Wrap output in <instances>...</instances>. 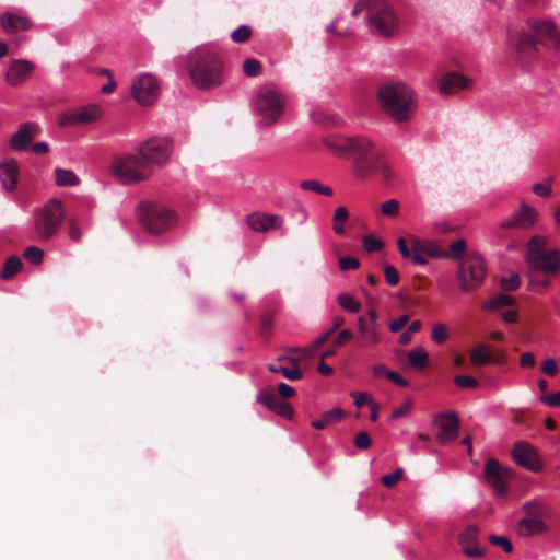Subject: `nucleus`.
Segmentation results:
<instances>
[{"label": "nucleus", "instance_id": "obj_24", "mask_svg": "<svg viewBox=\"0 0 560 560\" xmlns=\"http://www.w3.org/2000/svg\"><path fill=\"white\" fill-rule=\"evenodd\" d=\"M0 25L5 33L11 34L30 30L33 23L26 15L4 12L0 16Z\"/></svg>", "mask_w": 560, "mask_h": 560}, {"label": "nucleus", "instance_id": "obj_39", "mask_svg": "<svg viewBox=\"0 0 560 560\" xmlns=\"http://www.w3.org/2000/svg\"><path fill=\"white\" fill-rule=\"evenodd\" d=\"M349 217V211L346 207L340 206L336 208L334 214V231L336 234H343L345 226L343 223L347 221Z\"/></svg>", "mask_w": 560, "mask_h": 560}, {"label": "nucleus", "instance_id": "obj_2", "mask_svg": "<svg viewBox=\"0 0 560 560\" xmlns=\"http://www.w3.org/2000/svg\"><path fill=\"white\" fill-rule=\"evenodd\" d=\"M545 236L533 235L526 243L524 260L529 289L538 292L546 291L551 284V278L560 272V249L549 248Z\"/></svg>", "mask_w": 560, "mask_h": 560}, {"label": "nucleus", "instance_id": "obj_18", "mask_svg": "<svg viewBox=\"0 0 560 560\" xmlns=\"http://www.w3.org/2000/svg\"><path fill=\"white\" fill-rule=\"evenodd\" d=\"M159 92L158 80L151 74L140 75L132 84L133 97L143 106L153 104L158 98Z\"/></svg>", "mask_w": 560, "mask_h": 560}, {"label": "nucleus", "instance_id": "obj_33", "mask_svg": "<svg viewBox=\"0 0 560 560\" xmlns=\"http://www.w3.org/2000/svg\"><path fill=\"white\" fill-rule=\"evenodd\" d=\"M491 348L487 343H480L470 351L471 364L481 366L490 363Z\"/></svg>", "mask_w": 560, "mask_h": 560}, {"label": "nucleus", "instance_id": "obj_43", "mask_svg": "<svg viewBox=\"0 0 560 560\" xmlns=\"http://www.w3.org/2000/svg\"><path fill=\"white\" fill-rule=\"evenodd\" d=\"M23 257L33 265H40L44 259V252L37 246H28L25 248Z\"/></svg>", "mask_w": 560, "mask_h": 560}, {"label": "nucleus", "instance_id": "obj_42", "mask_svg": "<svg viewBox=\"0 0 560 560\" xmlns=\"http://www.w3.org/2000/svg\"><path fill=\"white\" fill-rule=\"evenodd\" d=\"M252 35H253V30L250 26L241 25L235 31L232 32L231 39L237 44L246 43L247 40L250 39Z\"/></svg>", "mask_w": 560, "mask_h": 560}, {"label": "nucleus", "instance_id": "obj_50", "mask_svg": "<svg viewBox=\"0 0 560 560\" xmlns=\"http://www.w3.org/2000/svg\"><path fill=\"white\" fill-rule=\"evenodd\" d=\"M362 242L363 248L369 253L378 252L384 247V243L372 235H365Z\"/></svg>", "mask_w": 560, "mask_h": 560}, {"label": "nucleus", "instance_id": "obj_29", "mask_svg": "<svg viewBox=\"0 0 560 560\" xmlns=\"http://www.w3.org/2000/svg\"><path fill=\"white\" fill-rule=\"evenodd\" d=\"M358 329L366 345H376L381 341L378 324L368 323L366 317L358 318Z\"/></svg>", "mask_w": 560, "mask_h": 560}, {"label": "nucleus", "instance_id": "obj_34", "mask_svg": "<svg viewBox=\"0 0 560 560\" xmlns=\"http://www.w3.org/2000/svg\"><path fill=\"white\" fill-rule=\"evenodd\" d=\"M408 362L416 370L424 369L429 363V355L424 348L417 347L408 352Z\"/></svg>", "mask_w": 560, "mask_h": 560}, {"label": "nucleus", "instance_id": "obj_31", "mask_svg": "<svg viewBox=\"0 0 560 560\" xmlns=\"http://www.w3.org/2000/svg\"><path fill=\"white\" fill-rule=\"evenodd\" d=\"M289 361L292 363V366L290 368L283 365L269 364L268 370L270 372L281 373L285 378L291 381L301 380L303 377V373L298 364V359H289Z\"/></svg>", "mask_w": 560, "mask_h": 560}, {"label": "nucleus", "instance_id": "obj_52", "mask_svg": "<svg viewBox=\"0 0 560 560\" xmlns=\"http://www.w3.org/2000/svg\"><path fill=\"white\" fill-rule=\"evenodd\" d=\"M454 383L462 388H476L479 385V382L469 375H457Z\"/></svg>", "mask_w": 560, "mask_h": 560}, {"label": "nucleus", "instance_id": "obj_64", "mask_svg": "<svg viewBox=\"0 0 560 560\" xmlns=\"http://www.w3.org/2000/svg\"><path fill=\"white\" fill-rule=\"evenodd\" d=\"M397 246L399 249V253L405 259H411L412 260V247L409 248L407 241L404 237L398 238Z\"/></svg>", "mask_w": 560, "mask_h": 560}, {"label": "nucleus", "instance_id": "obj_37", "mask_svg": "<svg viewBox=\"0 0 560 560\" xmlns=\"http://www.w3.org/2000/svg\"><path fill=\"white\" fill-rule=\"evenodd\" d=\"M303 190H311L324 196H331L332 189L329 186L322 185L317 179L303 180L300 184Z\"/></svg>", "mask_w": 560, "mask_h": 560}, {"label": "nucleus", "instance_id": "obj_19", "mask_svg": "<svg viewBox=\"0 0 560 560\" xmlns=\"http://www.w3.org/2000/svg\"><path fill=\"white\" fill-rule=\"evenodd\" d=\"M514 462L530 471L538 472L542 469V463L534 448L526 441H517L511 451Z\"/></svg>", "mask_w": 560, "mask_h": 560}, {"label": "nucleus", "instance_id": "obj_59", "mask_svg": "<svg viewBox=\"0 0 560 560\" xmlns=\"http://www.w3.org/2000/svg\"><path fill=\"white\" fill-rule=\"evenodd\" d=\"M371 444L372 440L366 432H359L354 438V445L360 450H366Z\"/></svg>", "mask_w": 560, "mask_h": 560}, {"label": "nucleus", "instance_id": "obj_4", "mask_svg": "<svg viewBox=\"0 0 560 560\" xmlns=\"http://www.w3.org/2000/svg\"><path fill=\"white\" fill-rule=\"evenodd\" d=\"M365 12V20L371 33L383 38L398 34L399 23L393 7L385 0H357L352 15Z\"/></svg>", "mask_w": 560, "mask_h": 560}, {"label": "nucleus", "instance_id": "obj_62", "mask_svg": "<svg viewBox=\"0 0 560 560\" xmlns=\"http://www.w3.org/2000/svg\"><path fill=\"white\" fill-rule=\"evenodd\" d=\"M409 316L408 315H401L397 319L389 323V330L392 332H398L401 330L408 323Z\"/></svg>", "mask_w": 560, "mask_h": 560}, {"label": "nucleus", "instance_id": "obj_40", "mask_svg": "<svg viewBox=\"0 0 560 560\" xmlns=\"http://www.w3.org/2000/svg\"><path fill=\"white\" fill-rule=\"evenodd\" d=\"M243 72L248 78L258 77L262 72V65L255 58H247L243 61Z\"/></svg>", "mask_w": 560, "mask_h": 560}, {"label": "nucleus", "instance_id": "obj_12", "mask_svg": "<svg viewBox=\"0 0 560 560\" xmlns=\"http://www.w3.org/2000/svg\"><path fill=\"white\" fill-rule=\"evenodd\" d=\"M138 151L152 170L154 165L163 166L168 162L173 143L167 138L150 139L141 143Z\"/></svg>", "mask_w": 560, "mask_h": 560}, {"label": "nucleus", "instance_id": "obj_36", "mask_svg": "<svg viewBox=\"0 0 560 560\" xmlns=\"http://www.w3.org/2000/svg\"><path fill=\"white\" fill-rule=\"evenodd\" d=\"M514 302H515V300L513 296H511L509 294L500 293L497 296H494L493 299L485 302L483 308L488 310V311H495V310L502 308L504 306L513 305Z\"/></svg>", "mask_w": 560, "mask_h": 560}, {"label": "nucleus", "instance_id": "obj_56", "mask_svg": "<svg viewBox=\"0 0 560 560\" xmlns=\"http://www.w3.org/2000/svg\"><path fill=\"white\" fill-rule=\"evenodd\" d=\"M360 267V261L358 258L351 257V256H345L339 259V268L342 271L346 270H355Z\"/></svg>", "mask_w": 560, "mask_h": 560}, {"label": "nucleus", "instance_id": "obj_55", "mask_svg": "<svg viewBox=\"0 0 560 560\" xmlns=\"http://www.w3.org/2000/svg\"><path fill=\"white\" fill-rule=\"evenodd\" d=\"M68 235L73 242H79L81 240L82 232L75 219L71 218L68 221Z\"/></svg>", "mask_w": 560, "mask_h": 560}, {"label": "nucleus", "instance_id": "obj_27", "mask_svg": "<svg viewBox=\"0 0 560 560\" xmlns=\"http://www.w3.org/2000/svg\"><path fill=\"white\" fill-rule=\"evenodd\" d=\"M468 84V80L458 73L452 72L442 77L440 82V93L441 94H451L455 91L462 90L466 88Z\"/></svg>", "mask_w": 560, "mask_h": 560}, {"label": "nucleus", "instance_id": "obj_63", "mask_svg": "<svg viewBox=\"0 0 560 560\" xmlns=\"http://www.w3.org/2000/svg\"><path fill=\"white\" fill-rule=\"evenodd\" d=\"M331 336V331H326L322 335H319L310 346L308 351L310 353L317 350L319 347H322Z\"/></svg>", "mask_w": 560, "mask_h": 560}, {"label": "nucleus", "instance_id": "obj_15", "mask_svg": "<svg viewBox=\"0 0 560 560\" xmlns=\"http://www.w3.org/2000/svg\"><path fill=\"white\" fill-rule=\"evenodd\" d=\"M103 115L101 106L97 104H89L84 107L65 112L59 116V125L61 127H73L78 125H86L98 120Z\"/></svg>", "mask_w": 560, "mask_h": 560}, {"label": "nucleus", "instance_id": "obj_60", "mask_svg": "<svg viewBox=\"0 0 560 560\" xmlns=\"http://www.w3.org/2000/svg\"><path fill=\"white\" fill-rule=\"evenodd\" d=\"M539 400L551 407H560V390L557 393L544 394Z\"/></svg>", "mask_w": 560, "mask_h": 560}, {"label": "nucleus", "instance_id": "obj_28", "mask_svg": "<svg viewBox=\"0 0 560 560\" xmlns=\"http://www.w3.org/2000/svg\"><path fill=\"white\" fill-rule=\"evenodd\" d=\"M343 418H346V412L340 407H335L322 413L318 420L311 422V425L315 430H324L327 427L341 421Z\"/></svg>", "mask_w": 560, "mask_h": 560}, {"label": "nucleus", "instance_id": "obj_53", "mask_svg": "<svg viewBox=\"0 0 560 560\" xmlns=\"http://www.w3.org/2000/svg\"><path fill=\"white\" fill-rule=\"evenodd\" d=\"M540 370L544 374L551 376V377L556 376L559 372L558 364H557L556 360L552 358L546 359L541 363Z\"/></svg>", "mask_w": 560, "mask_h": 560}, {"label": "nucleus", "instance_id": "obj_45", "mask_svg": "<svg viewBox=\"0 0 560 560\" xmlns=\"http://www.w3.org/2000/svg\"><path fill=\"white\" fill-rule=\"evenodd\" d=\"M431 338L438 345H442L448 338L447 327L443 323H435L432 327Z\"/></svg>", "mask_w": 560, "mask_h": 560}, {"label": "nucleus", "instance_id": "obj_13", "mask_svg": "<svg viewBox=\"0 0 560 560\" xmlns=\"http://www.w3.org/2000/svg\"><path fill=\"white\" fill-rule=\"evenodd\" d=\"M255 109L265 125L273 124L282 114V103L279 95L269 89H262L255 102Z\"/></svg>", "mask_w": 560, "mask_h": 560}, {"label": "nucleus", "instance_id": "obj_51", "mask_svg": "<svg viewBox=\"0 0 560 560\" xmlns=\"http://www.w3.org/2000/svg\"><path fill=\"white\" fill-rule=\"evenodd\" d=\"M489 541L495 546L501 547L506 553H510L513 550L512 542L505 536L490 535Z\"/></svg>", "mask_w": 560, "mask_h": 560}, {"label": "nucleus", "instance_id": "obj_35", "mask_svg": "<svg viewBox=\"0 0 560 560\" xmlns=\"http://www.w3.org/2000/svg\"><path fill=\"white\" fill-rule=\"evenodd\" d=\"M56 185L59 187L75 186L80 183L79 177L71 170L56 168Z\"/></svg>", "mask_w": 560, "mask_h": 560}, {"label": "nucleus", "instance_id": "obj_32", "mask_svg": "<svg viewBox=\"0 0 560 560\" xmlns=\"http://www.w3.org/2000/svg\"><path fill=\"white\" fill-rule=\"evenodd\" d=\"M542 530H545V525L536 517L523 518L517 524V532L522 536H532Z\"/></svg>", "mask_w": 560, "mask_h": 560}, {"label": "nucleus", "instance_id": "obj_20", "mask_svg": "<svg viewBox=\"0 0 560 560\" xmlns=\"http://www.w3.org/2000/svg\"><path fill=\"white\" fill-rule=\"evenodd\" d=\"M410 244L412 247V262L415 265H425L427 257L441 258L448 256L443 252L435 242L430 240L411 238Z\"/></svg>", "mask_w": 560, "mask_h": 560}, {"label": "nucleus", "instance_id": "obj_1", "mask_svg": "<svg viewBox=\"0 0 560 560\" xmlns=\"http://www.w3.org/2000/svg\"><path fill=\"white\" fill-rule=\"evenodd\" d=\"M324 144L339 156L349 155L352 175L357 180H366L375 175L390 182L394 172L384 154L366 137H327Z\"/></svg>", "mask_w": 560, "mask_h": 560}, {"label": "nucleus", "instance_id": "obj_49", "mask_svg": "<svg viewBox=\"0 0 560 560\" xmlns=\"http://www.w3.org/2000/svg\"><path fill=\"white\" fill-rule=\"evenodd\" d=\"M521 285V278L518 273H511L509 277L501 279V288L504 291H515Z\"/></svg>", "mask_w": 560, "mask_h": 560}, {"label": "nucleus", "instance_id": "obj_3", "mask_svg": "<svg viewBox=\"0 0 560 560\" xmlns=\"http://www.w3.org/2000/svg\"><path fill=\"white\" fill-rule=\"evenodd\" d=\"M188 72L194 85L201 91L215 89L225 80L222 57L207 47L198 48L188 56Z\"/></svg>", "mask_w": 560, "mask_h": 560}, {"label": "nucleus", "instance_id": "obj_9", "mask_svg": "<svg viewBox=\"0 0 560 560\" xmlns=\"http://www.w3.org/2000/svg\"><path fill=\"white\" fill-rule=\"evenodd\" d=\"M136 211L141 225L152 234L164 233L176 222L173 211L149 201L140 202Z\"/></svg>", "mask_w": 560, "mask_h": 560}, {"label": "nucleus", "instance_id": "obj_30", "mask_svg": "<svg viewBox=\"0 0 560 560\" xmlns=\"http://www.w3.org/2000/svg\"><path fill=\"white\" fill-rule=\"evenodd\" d=\"M23 268L21 258L16 255L9 256L0 271V278L4 281L13 279Z\"/></svg>", "mask_w": 560, "mask_h": 560}, {"label": "nucleus", "instance_id": "obj_25", "mask_svg": "<svg viewBox=\"0 0 560 560\" xmlns=\"http://www.w3.org/2000/svg\"><path fill=\"white\" fill-rule=\"evenodd\" d=\"M478 536L477 526H468L459 536L463 552L469 558H480L483 551L476 545Z\"/></svg>", "mask_w": 560, "mask_h": 560}, {"label": "nucleus", "instance_id": "obj_23", "mask_svg": "<svg viewBox=\"0 0 560 560\" xmlns=\"http://www.w3.org/2000/svg\"><path fill=\"white\" fill-rule=\"evenodd\" d=\"M34 68L28 60H13L5 75L7 82L13 86L21 85L32 75Z\"/></svg>", "mask_w": 560, "mask_h": 560}, {"label": "nucleus", "instance_id": "obj_5", "mask_svg": "<svg viewBox=\"0 0 560 560\" xmlns=\"http://www.w3.org/2000/svg\"><path fill=\"white\" fill-rule=\"evenodd\" d=\"M528 28L534 32L535 37L521 33L515 42V51L520 61L527 57H535L538 51L537 43L540 42L548 47H560V33L555 23L550 20H527Z\"/></svg>", "mask_w": 560, "mask_h": 560}, {"label": "nucleus", "instance_id": "obj_46", "mask_svg": "<svg viewBox=\"0 0 560 560\" xmlns=\"http://www.w3.org/2000/svg\"><path fill=\"white\" fill-rule=\"evenodd\" d=\"M450 249L452 253H447L448 256L446 258L459 259L466 249V241L464 238H458L450 244Z\"/></svg>", "mask_w": 560, "mask_h": 560}, {"label": "nucleus", "instance_id": "obj_47", "mask_svg": "<svg viewBox=\"0 0 560 560\" xmlns=\"http://www.w3.org/2000/svg\"><path fill=\"white\" fill-rule=\"evenodd\" d=\"M399 201L397 199H388L387 201L381 205V212L386 217H396L399 212Z\"/></svg>", "mask_w": 560, "mask_h": 560}, {"label": "nucleus", "instance_id": "obj_54", "mask_svg": "<svg viewBox=\"0 0 560 560\" xmlns=\"http://www.w3.org/2000/svg\"><path fill=\"white\" fill-rule=\"evenodd\" d=\"M384 275H385L386 282L390 287H394V285L398 284V282H399V273H398V270L393 265H386L385 266Z\"/></svg>", "mask_w": 560, "mask_h": 560}, {"label": "nucleus", "instance_id": "obj_8", "mask_svg": "<svg viewBox=\"0 0 560 560\" xmlns=\"http://www.w3.org/2000/svg\"><path fill=\"white\" fill-rule=\"evenodd\" d=\"M112 174L124 185H132L149 179L152 170L139 151L116 158L110 166Z\"/></svg>", "mask_w": 560, "mask_h": 560}, {"label": "nucleus", "instance_id": "obj_38", "mask_svg": "<svg viewBox=\"0 0 560 560\" xmlns=\"http://www.w3.org/2000/svg\"><path fill=\"white\" fill-rule=\"evenodd\" d=\"M338 303L345 311L357 313L361 310V303L354 299L350 293H342L338 295Z\"/></svg>", "mask_w": 560, "mask_h": 560}, {"label": "nucleus", "instance_id": "obj_21", "mask_svg": "<svg viewBox=\"0 0 560 560\" xmlns=\"http://www.w3.org/2000/svg\"><path fill=\"white\" fill-rule=\"evenodd\" d=\"M37 122L26 121L20 125L16 132L10 138V148L15 151H25L28 143L40 133Z\"/></svg>", "mask_w": 560, "mask_h": 560}, {"label": "nucleus", "instance_id": "obj_44", "mask_svg": "<svg viewBox=\"0 0 560 560\" xmlns=\"http://www.w3.org/2000/svg\"><path fill=\"white\" fill-rule=\"evenodd\" d=\"M555 178L552 176H549L545 179L544 183H536L532 187V191L539 196L547 198L551 195V185L553 183Z\"/></svg>", "mask_w": 560, "mask_h": 560}, {"label": "nucleus", "instance_id": "obj_16", "mask_svg": "<svg viewBox=\"0 0 560 560\" xmlns=\"http://www.w3.org/2000/svg\"><path fill=\"white\" fill-rule=\"evenodd\" d=\"M433 424L438 429L435 439L441 444L455 441L459 433V419L456 412L448 411L436 415Z\"/></svg>", "mask_w": 560, "mask_h": 560}, {"label": "nucleus", "instance_id": "obj_14", "mask_svg": "<svg viewBox=\"0 0 560 560\" xmlns=\"http://www.w3.org/2000/svg\"><path fill=\"white\" fill-rule=\"evenodd\" d=\"M539 213L525 202H521L520 208L515 210L508 219L499 223V229L508 230H530L538 222Z\"/></svg>", "mask_w": 560, "mask_h": 560}, {"label": "nucleus", "instance_id": "obj_58", "mask_svg": "<svg viewBox=\"0 0 560 560\" xmlns=\"http://www.w3.org/2000/svg\"><path fill=\"white\" fill-rule=\"evenodd\" d=\"M351 397L354 399V405L358 408H361L362 406H364L366 404H369V405L373 404L372 396L368 393L353 392V393H351Z\"/></svg>", "mask_w": 560, "mask_h": 560}, {"label": "nucleus", "instance_id": "obj_41", "mask_svg": "<svg viewBox=\"0 0 560 560\" xmlns=\"http://www.w3.org/2000/svg\"><path fill=\"white\" fill-rule=\"evenodd\" d=\"M275 317H276V311H273V310L266 311L260 316V320H259L260 332L265 338H268L271 332L272 323L275 320Z\"/></svg>", "mask_w": 560, "mask_h": 560}, {"label": "nucleus", "instance_id": "obj_10", "mask_svg": "<svg viewBox=\"0 0 560 560\" xmlns=\"http://www.w3.org/2000/svg\"><path fill=\"white\" fill-rule=\"evenodd\" d=\"M487 275V266L483 257L477 253H468L460 261L456 280L463 292H471L478 289Z\"/></svg>", "mask_w": 560, "mask_h": 560}, {"label": "nucleus", "instance_id": "obj_48", "mask_svg": "<svg viewBox=\"0 0 560 560\" xmlns=\"http://www.w3.org/2000/svg\"><path fill=\"white\" fill-rule=\"evenodd\" d=\"M402 475H404V469L402 468H397L393 472L384 475L381 478V482H382V485L384 487L390 489V488L395 487L398 483V481L401 479Z\"/></svg>", "mask_w": 560, "mask_h": 560}, {"label": "nucleus", "instance_id": "obj_57", "mask_svg": "<svg viewBox=\"0 0 560 560\" xmlns=\"http://www.w3.org/2000/svg\"><path fill=\"white\" fill-rule=\"evenodd\" d=\"M411 406V399H406V401L399 408H396L392 411L390 419L397 420L399 418L406 417L410 412Z\"/></svg>", "mask_w": 560, "mask_h": 560}, {"label": "nucleus", "instance_id": "obj_6", "mask_svg": "<svg viewBox=\"0 0 560 560\" xmlns=\"http://www.w3.org/2000/svg\"><path fill=\"white\" fill-rule=\"evenodd\" d=\"M413 91L402 82L385 83L378 89L382 108L395 120H408L413 110Z\"/></svg>", "mask_w": 560, "mask_h": 560}, {"label": "nucleus", "instance_id": "obj_11", "mask_svg": "<svg viewBox=\"0 0 560 560\" xmlns=\"http://www.w3.org/2000/svg\"><path fill=\"white\" fill-rule=\"evenodd\" d=\"M295 395V389L287 384L280 383L278 385V395L271 387H264L259 390L256 402L266 407L268 410L284 418L285 420H293L294 409L291 404L283 399L291 398Z\"/></svg>", "mask_w": 560, "mask_h": 560}, {"label": "nucleus", "instance_id": "obj_17", "mask_svg": "<svg viewBox=\"0 0 560 560\" xmlns=\"http://www.w3.org/2000/svg\"><path fill=\"white\" fill-rule=\"evenodd\" d=\"M511 470L501 466L495 458H489L483 468V478L498 495L504 494Z\"/></svg>", "mask_w": 560, "mask_h": 560}, {"label": "nucleus", "instance_id": "obj_7", "mask_svg": "<svg viewBox=\"0 0 560 560\" xmlns=\"http://www.w3.org/2000/svg\"><path fill=\"white\" fill-rule=\"evenodd\" d=\"M65 218L62 202L59 199H50L34 215L33 231L35 238L40 243L54 238L59 233Z\"/></svg>", "mask_w": 560, "mask_h": 560}, {"label": "nucleus", "instance_id": "obj_22", "mask_svg": "<svg viewBox=\"0 0 560 560\" xmlns=\"http://www.w3.org/2000/svg\"><path fill=\"white\" fill-rule=\"evenodd\" d=\"M246 223L255 232H267L282 228L283 218L278 214L253 212L247 215Z\"/></svg>", "mask_w": 560, "mask_h": 560}, {"label": "nucleus", "instance_id": "obj_26", "mask_svg": "<svg viewBox=\"0 0 560 560\" xmlns=\"http://www.w3.org/2000/svg\"><path fill=\"white\" fill-rule=\"evenodd\" d=\"M19 165L15 160H7L0 163V182L5 190L12 191L16 187Z\"/></svg>", "mask_w": 560, "mask_h": 560}, {"label": "nucleus", "instance_id": "obj_61", "mask_svg": "<svg viewBox=\"0 0 560 560\" xmlns=\"http://www.w3.org/2000/svg\"><path fill=\"white\" fill-rule=\"evenodd\" d=\"M353 337V334L350 329H342L337 337L335 338L332 345L335 347H342L346 345L349 340H351Z\"/></svg>", "mask_w": 560, "mask_h": 560}]
</instances>
